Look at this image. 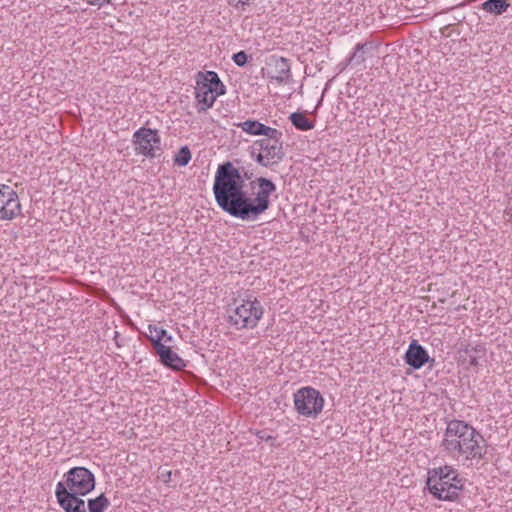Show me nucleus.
<instances>
[{"mask_svg":"<svg viewBox=\"0 0 512 512\" xmlns=\"http://www.w3.org/2000/svg\"><path fill=\"white\" fill-rule=\"evenodd\" d=\"M367 43H358L355 46V50L352 55L349 57L348 62L351 65H360L365 61V49L367 48Z\"/></svg>","mask_w":512,"mask_h":512,"instance_id":"obj_23","label":"nucleus"},{"mask_svg":"<svg viewBox=\"0 0 512 512\" xmlns=\"http://www.w3.org/2000/svg\"><path fill=\"white\" fill-rule=\"evenodd\" d=\"M57 502L65 512H86V509H81L76 506H73V504H71L69 500H65V498L61 496H59Z\"/></svg>","mask_w":512,"mask_h":512,"instance_id":"obj_25","label":"nucleus"},{"mask_svg":"<svg viewBox=\"0 0 512 512\" xmlns=\"http://www.w3.org/2000/svg\"><path fill=\"white\" fill-rule=\"evenodd\" d=\"M262 315L263 307L257 299L253 301L244 300L229 315V322L237 329H253L257 326Z\"/></svg>","mask_w":512,"mask_h":512,"instance_id":"obj_4","label":"nucleus"},{"mask_svg":"<svg viewBox=\"0 0 512 512\" xmlns=\"http://www.w3.org/2000/svg\"><path fill=\"white\" fill-rule=\"evenodd\" d=\"M252 176L253 173L235 167L230 161L218 165L212 190L222 211L244 221H254L269 209L270 195L276 191V185L268 178H257L252 184L256 183L259 190L252 198L245 191V181Z\"/></svg>","mask_w":512,"mask_h":512,"instance_id":"obj_1","label":"nucleus"},{"mask_svg":"<svg viewBox=\"0 0 512 512\" xmlns=\"http://www.w3.org/2000/svg\"><path fill=\"white\" fill-rule=\"evenodd\" d=\"M509 7L507 0H487L482 3L481 8L489 13L501 15Z\"/></svg>","mask_w":512,"mask_h":512,"instance_id":"obj_18","label":"nucleus"},{"mask_svg":"<svg viewBox=\"0 0 512 512\" xmlns=\"http://www.w3.org/2000/svg\"><path fill=\"white\" fill-rule=\"evenodd\" d=\"M237 127L241 128L244 132L251 135H264L276 137L277 129L266 126L257 120H246L237 124Z\"/></svg>","mask_w":512,"mask_h":512,"instance_id":"obj_15","label":"nucleus"},{"mask_svg":"<svg viewBox=\"0 0 512 512\" xmlns=\"http://www.w3.org/2000/svg\"><path fill=\"white\" fill-rule=\"evenodd\" d=\"M55 495H56L57 499H59V496H61V497L65 498V500H69L70 503L73 504V506H76L81 509H86L85 501L81 498L83 495L76 494V493H69L64 489V487L61 484L56 485Z\"/></svg>","mask_w":512,"mask_h":512,"instance_id":"obj_17","label":"nucleus"},{"mask_svg":"<svg viewBox=\"0 0 512 512\" xmlns=\"http://www.w3.org/2000/svg\"><path fill=\"white\" fill-rule=\"evenodd\" d=\"M191 160V152L187 146H183L179 149L178 153L174 158V163L178 166L184 167Z\"/></svg>","mask_w":512,"mask_h":512,"instance_id":"obj_24","label":"nucleus"},{"mask_svg":"<svg viewBox=\"0 0 512 512\" xmlns=\"http://www.w3.org/2000/svg\"><path fill=\"white\" fill-rule=\"evenodd\" d=\"M266 75L270 80H275L278 84L287 83L291 78L289 60L284 57L271 56L267 62Z\"/></svg>","mask_w":512,"mask_h":512,"instance_id":"obj_10","label":"nucleus"},{"mask_svg":"<svg viewBox=\"0 0 512 512\" xmlns=\"http://www.w3.org/2000/svg\"><path fill=\"white\" fill-rule=\"evenodd\" d=\"M136 154L154 158L160 151L161 138L157 130L141 127L133 134L132 139Z\"/></svg>","mask_w":512,"mask_h":512,"instance_id":"obj_7","label":"nucleus"},{"mask_svg":"<svg viewBox=\"0 0 512 512\" xmlns=\"http://www.w3.org/2000/svg\"><path fill=\"white\" fill-rule=\"evenodd\" d=\"M232 59L237 66L243 67L248 61V55L245 51H239L233 55Z\"/></svg>","mask_w":512,"mask_h":512,"instance_id":"obj_26","label":"nucleus"},{"mask_svg":"<svg viewBox=\"0 0 512 512\" xmlns=\"http://www.w3.org/2000/svg\"><path fill=\"white\" fill-rule=\"evenodd\" d=\"M149 331L151 333L150 341L152 343L153 348L155 349V341L159 340L160 344H167L173 341V337L167 333V331L163 328H158L156 326H149Z\"/></svg>","mask_w":512,"mask_h":512,"instance_id":"obj_20","label":"nucleus"},{"mask_svg":"<svg viewBox=\"0 0 512 512\" xmlns=\"http://www.w3.org/2000/svg\"><path fill=\"white\" fill-rule=\"evenodd\" d=\"M505 214L509 217V219H508V220H509V222H511V223H512V209H510V210H506V211H505Z\"/></svg>","mask_w":512,"mask_h":512,"instance_id":"obj_29","label":"nucleus"},{"mask_svg":"<svg viewBox=\"0 0 512 512\" xmlns=\"http://www.w3.org/2000/svg\"><path fill=\"white\" fill-rule=\"evenodd\" d=\"M155 342V352L163 366L175 371H181L186 367L185 360L172 351L170 346L160 344L159 340Z\"/></svg>","mask_w":512,"mask_h":512,"instance_id":"obj_12","label":"nucleus"},{"mask_svg":"<svg viewBox=\"0 0 512 512\" xmlns=\"http://www.w3.org/2000/svg\"><path fill=\"white\" fill-rule=\"evenodd\" d=\"M284 156L283 144H274L272 147L262 152H251L252 159L265 168H273L279 165L284 159Z\"/></svg>","mask_w":512,"mask_h":512,"instance_id":"obj_11","label":"nucleus"},{"mask_svg":"<svg viewBox=\"0 0 512 512\" xmlns=\"http://www.w3.org/2000/svg\"><path fill=\"white\" fill-rule=\"evenodd\" d=\"M404 361L414 370H419L428 363L429 368H432L435 364V359L429 356L426 349L417 340H412L409 344L404 355Z\"/></svg>","mask_w":512,"mask_h":512,"instance_id":"obj_9","label":"nucleus"},{"mask_svg":"<svg viewBox=\"0 0 512 512\" xmlns=\"http://www.w3.org/2000/svg\"><path fill=\"white\" fill-rule=\"evenodd\" d=\"M199 79H202L214 93V96L218 97L225 94V86L220 80L218 74L213 71H207L206 73L199 72Z\"/></svg>","mask_w":512,"mask_h":512,"instance_id":"obj_16","label":"nucleus"},{"mask_svg":"<svg viewBox=\"0 0 512 512\" xmlns=\"http://www.w3.org/2000/svg\"><path fill=\"white\" fill-rule=\"evenodd\" d=\"M87 506L89 512H105L110 506V501L104 494H100L96 498L89 499Z\"/></svg>","mask_w":512,"mask_h":512,"instance_id":"obj_22","label":"nucleus"},{"mask_svg":"<svg viewBox=\"0 0 512 512\" xmlns=\"http://www.w3.org/2000/svg\"><path fill=\"white\" fill-rule=\"evenodd\" d=\"M172 472L170 470H162L159 475V479L164 483H169L171 481Z\"/></svg>","mask_w":512,"mask_h":512,"instance_id":"obj_28","label":"nucleus"},{"mask_svg":"<svg viewBox=\"0 0 512 512\" xmlns=\"http://www.w3.org/2000/svg\"><path fill=\"white\" fill-rule=\"evenodd\" d=\"M252 1L253 0H227L230 6L240 10H245V7L248 6Z\"/></svg>","mask_w":512,"mask_h":512,"instance_id":"obj_27","label":"nucleus"},{"mask_svg":"<svg viewBox=\"0 0 512 512\" xmlns=\"http://www.w3.org/2000/svg\"><path fill=\"white\" fill-rule=\"evenodd\" d=\"M20 214L18 194L10 186L0 184V220L10 221Z\"/></svg>","mask_w":512,"mask_h":512,"instance_id":"obj_8","label":"nucleus"},{"mask_svg":"<svg viewBox=\"0 0 512 512\" xmlns=\"http://www.w3.org/2000/svg\"><path fill=\"white\" fill-rule=\"evenodd\" d=\"M293 126L301 131H308L314 128V123L302 112H294L289 116Z\"/></svg>","mask_w":512,"mask_h":512,"instance_id":"obj_19","label":"nucleus"},{"mask_svg":"<svg viewBox=\"0 0 512 512\" xmlns=\"http://www.w3.org/2000/svg\"><path fill=\"white\" fill-rule=\"evenodd\" d=\"M294 406L298 414L315 419L323 410L324 398L315 388L303 387L294 394Z\"/></svg>","mask_w":512,"mask_h":512,"instance_id":"obj_6","label":"nucleus"},{"mask_svg":"<svg viewBox=\"0 0 512 512\" xmlns=\"http://www.w3.org/2000/svg\"><path fill=\"white\" fill-rule=\"evenodd\" d=\"M62 485L69 493L87 495L95 488L94 474L86 467H73L64 474V481L57 485Z\"/></svg>","mask_w":512,"mask_h":512,"instance_id":"obj_5","label":"nucleus"},{"mask_svg":"<svg viewBox=\"0 0 512 512\" xmlns=\"http://www.w3.org/2000/svg\"><path fill=\"white\" fill-rule=\"evenodd\" d=\"M195 97L199 104H201L198 112H204L212 107L217 98L214 96L211 88L202 79H199V75H197L196 80Z\"/></svg>","mask_w":512,"mask_h":512,"instance_id":"obj_14","label":"nucleus"},{"mask_svg":"<svg viewBox=\"0 0 512 512\" xmlns=\"http://www.w3.org/2000/svg\"><path fill=\"white\" fill-rule=\"evenodd\" d=\"M442 447L454 459L462 461H477L487 453L484 437L473 426L461 420L448 422Z\"/></svg>","mask_w":512,"mask_h":512,"instance_id":"obj_2","label":"nucleus"},{"mask_svg":"<svg viewBox=\"0 0 512 512\" xmlns=\"http://www.w3.org/2000/svg\"><path fill=\"white\" fill-rule=\"evenodd\" d=\"M281 137H282V132L277 130L276 137L266 136V138H264V139L255 141V143L252 147V151L255 152L256 147H258V152H262L263 150L272 147L274 144H283Z\"/></svg>","mask_w":512,"mask_h":512,"instance_id":"obj_21","label":"nucleus"},{"mask_svg":"<svg viewBox=\"0 0 512 512\" xmlns=\"http://www.w3.org/2000/svg\"><path fill=\"white\" fill-rule=\"evenodd\" d=\"M427 487L439 500L453 501L464 487L463 478L451 466L445 465L428 471Z\"/></svg>","mask_w":512,"mask_h":512,"instance_id":"obj_3","label":"nucleus"},{"mask_svg":"<svg viewBox=\"0 0 512 512\" xmlns=\"http://www.w3.org/2000/svg\"><path fill=\"white\" fill-rule=\"evenodd\" d=\"M459 358L471 367L482 366L486 358V348L483 344H468L459 350Z\"/></svg>","mask_w":512,"mask_h":512,"instance_id":"obj_13","label":"nucleus"}]
</instances>
